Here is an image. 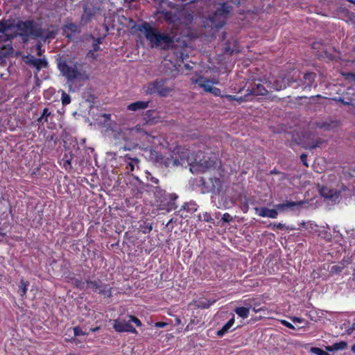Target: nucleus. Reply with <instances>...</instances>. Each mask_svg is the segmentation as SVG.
I'll use <instances>...</instances> for the list:
<instances>
[{"instance_id":"nucleus-54","label":"nucleus","mask_w":355,"mask_h":355,"mask_svg":"<svg viewBox=\"0 0 355 355\" xmlns=\"http://www.w3.org/2000/svg\"><path fill=\"white\" fill-rule=\"evenodd\" d=\"M89 37L94 40V42L98 44L99 46L102 43L103 39L101 37L95 38L92 35H90Z\"/></svg>"},{"instance_id":"nucleus-43","label":"nucleus","mask_w":355,"mask_h":355,"mask_svg":"<svg viewBox=\"0 0 355 355\" xmlns=\"http://www.w3.org/2000/svg\"><path fill=\"white\" fill-rule=\"evenodd\" d=\"M343 76L346 80H352L355 83V73H343Z\"/></svg>"},{"instance_id":"nucleus-19","label":"nucleus","mask_w":355,"mask_h":355,"mask_svg":"<svg viewBox=\"0 0 355 355\" xmlns=\"http://www.w3.org/2000/svg\"><path fill=\"white\" fill-rule=\"evenodd\" d=\"M268 94V90L266 89V87L260 84H255L254 83V85L251 87V88H248L246 89V94L245 96H248L250 95H254V96H265Z\"/></svg>"},{"instance_id":"nucleus-3","label":"nucleus","mask_w":355,"mask_h":355,"mask_svg":"<svg viewBox=\"0 0 355 355\" xmlns=\"http://www.w3.org/2000/svg\"><path fill=\"white\" fill-rule=\"evenodd\" d=\"M164 3L171 10H167L160 5L157 12L162 15L167 24L176 27L188 26L191 24L193 16L191 10L168 0L164 1Z\"/></svg>"},{"instance_id":"nucleus-16","label":"nucleus","mask_w":355,"mask_h":355,"mask_svg":"<svg viewBox=\"0 0 355 355\" xmlns=\"http://www.w3.org/2000/svg\"><path fill=\"white\" fill-rule=\"evenodd\" d=\"M114 329L119 333L127 332L137 334L138 331L128 322L120 319L114 320L113 322Z\"/></svg>"},{"instance_id":"nucleus-51","label":"nucleus","mask_w":355,"mask_h":355,"mask_svg":"<svg viewBox=\"0 0 355 355\" xmlns=\"http://www.w3.org/2000/svg\"><path fill=\"white\" fill-rule=\"evenodd\" d=\"M96 51H89V52L87 54V57L89 58L96 59L97 58V55L95 53Z\"/></svg>"},{"instance_id":"nucleus-61","label":"nucleus","mask_w":355,"mask_h":355,"mask_svg":"<svg viewBox=\"0 0 355 355\" xmlns=\"http://www.w3.org/2000/svg\"><path fill=\"white\" fill-rule=\"evenodd\" d=\"M234 311H249V309L241 306V307H236Z\"/></svg>"},{"instance_id":"nucleus-58","label":"nucleus","mask_w":355,"mask_h":355,"mask_svg":"<svg viewBox=\"0 0 355 355\" xmlns=\"http://www.w3.org/2000/svg\"><path fill=\"white\" fill-rule=\"evenodd\" d=\"M211 93H213L216 96H219L220 93V89L214 87Z\"/></svg>"},{"instance_id":"nucleus-38","label":"nucleus","mask_w":355,"mask_h":355,"mask_svg":"<svg viewBox=\"0 0 355 355\" xmlns=\"http://www.w3.org/2000/svg\"><path fill=\"white\" fill-rule=\"evenodd\" d=\"M73 284L75 287L80 290H86V282H83L80 279H76L73 280Z\"/></svg>"},{"instance_id":"nucleus-52","label":"nucleus","mask_w":355,"mask_h":355,"mask_svg":"<svg viewBox=\"0 0 355 355\" xmlns=\"http://www.w3.org/2000/svg\"><path fill=\"white\" fill-rule=\"evenodd\" d=\"M306 159H307V155L305 153H303L301 155L300 159H301L302 162L303 163L304 165H305L306 166H308L309 165L306 162Z\"/></svg>"},{"instance_id":"nucleus-2","label":"nucleus","mask_w":355,"mask_h":355,"mask_svg":"<svg viewBox=\"0 0 355 355\" xmlns=\"http://www.w3.org/2000/svg\"><path fill=\"white\" fill-rule=\"evenodd\" d=\"M138 31L143 32L152 48H159L162 50L183 48L187 46L184 40L178 37L173 32L162 33L157 28L152 27L149 23L144 21L139 26Z\"/></svg>"},{"instance_id":"nucleus-57","label":"nucleus","mask_w":355,"mask_h":355,"mask_svg":"<svg viewBox=\"0 0 355 355\" xmlns=\"http://www.w3.org/2000/svg\"><path fill=\"white\" fill-rule=\"evenodd\" d=\"M36 49L37 51V55L41 56L42 55V44L38 43L36 44Z\"/></svg>"},{"instance_id":"nucleus-45","label":"nucleus","mask_w":355,"mask_h":355,"mask_svg":"<svg viewBox=\"0 0 355 355\" xmlns=\"http://www.w3.org/2000/svg\"><path fill=\"white\" fill-rule=\"evenodd\" d=\"M71 101V98L70 96L65 94V93H63L62 94V103L63 105H67L70 103Z\"/></svg>"},{"instance_id":"nucleus-44","label":"nucleus","mask_w":355,"mask_h":355,"mask_svg":"<svg viewBox=\"0 0 355 355\" xmlns=\"http://www.w3.org/2000/svg\"><path fill=\"white\" fill-rule=\"evenodd\" d=\"M222 220L229 223L233 220V217L230 214L225 213L222 216Z\"/></svg>"},{"instance_id":"nucleus-48","label":"nucleus","mask_w":355,"mask_h":355,"mask_svg":"<svg viewBox=\"0 0 355 355\" xmlns=\"http://www.w3.org/2000/svg\"><path fill=\"white\" fill-rule=\"evenodd\" d=\"M73 334L75 336H82L85 335V334L82 331V329L78 327H76L73 328Z\"/></svg>"},{"instance_id":"nucleus-12","label":"nucleus","mask_w":355,"mask_h":355,"mask_svg":"<svg viewBox=\"0 0 355 355\" xmlns=\"http://www.w3.org/2000/svg\"><path fill=\"white\" fill-rule=\"evenodd\" d=\"M200 184L204 188V192L219 194L222 184L221 180L216 178H209L207 180L204 177L200 178Z\"/></svg>"},{"instance_id":"nucleus-25","label":"nucleus","mask_w":355,"mask_h":355,"mask_svg":"<svg viewBox=\"0 0 355 355\" xmlns=\"http://www.w3.org/2000/svg\"><path fill=\"white\" fill-rule=\"evenodd\" d=\"M304 204V201H286L283 203L277 204L275 207L279 211H284L287 209H293L295 207H301Z\"/></svg>"},{"instance_id":"nucleus-6","label":"nucleus","mask_w":355,"mask_h":355,"mask_svg":"<svg viewBox=\"0 0 355 355\" xmlns=\"http://www.w3.org/2000/svg\"><path fill=\"white\" fill-rule=\"evenodd\" d=\"M197 162V155H194L189 149H183L182 151L178 152V155H172L171 158H168L166 164L168 166H183L187 164L190 166V171L193 173V169L196 168L194 164Z\"/></svg>"},{"instance_id":"nucleus-29","label":"nucleus","mask_w":355,"mask_h":355,"mask_svg":"<svg viewBox=\"0 0 355 355\" xmlns=\"http://www.w3.org/2000/svg\"><path fill=\"white\" fill-rule=\"evenodd\" d=\"M234 323V317L233 315L232 318H230L228 320V322L226 324H225L223 326V327L216 332V335L218 337H223L226 333L228 332V331L230 329V328L233 326Z\"/></svg>"},{"instance_id":"nucleus-13","label":"nucleus","mask_w":355,"mask_h":355,"mask_svg":"<svg viewBox=\"0 0 355 355\" xmlns=\"http://www.w3.org/2000/svg\"><path fill=\"white\" fill-rule=\"evenodd\" d=\"M268 86L276 91L284 89L292 86L291 76L279 73L275 79L268 80Z\"/></svg>"},{"instance_id":"nucleus-64","label":"nucleus","mask_w":355,"mask_h":355,"mask_svg":"<svg viewBox=\"0 0 355 355\" xmlns=\"http://www.w3.org/2000/svg\"><path fill=\"white\" fill-rule=\"evenodd\" d=\"M292 320L295 322H302V319L301 318H298V317H294L292 318Z\"/></svg>"},{"instance_id":"nucleus-62","label":"nucleus","mask_w":355,"mask_h":355,"mask_svg":"<svg viewBox=\"0 0 355 355\" xmlns=\"http://www.w3.org/2000/svg\"><path fill=\"white\" fill-rule=\"evenodd\" d=\"M279 175L281 176L279 180L282 181L288 178V175L286 173H282Z\"/></svg>"},{"instance_id":"nucleus-11","label":"nucleus","mask_w":355,"mask_h":355,"mask_svg":"<svg viewBox=\"0 0 355 355\" xmlns=\"http://www.w3.org/2000/svg\"><path fill=\"white\" fill-rule=\"evenodd\" d=\"M166 82L165 79H157L148 84L145 90L146 93L152 94L157 92L162 96L168 95L171 90L166 86Z\"/></svg>"},{"instance_id":"nucleus-15","label":"nucleus","mask_w":355,"mask_h":355,"mask_svg":"<svg viewBox=\"0 0 355 355\" xmlns=\"http://www.w3.org/2000/svg\"><path fill=\"white\" fill-rule=\"evenodd\" d=\"M319 193L322 197H323L329 202L337 203L340 201V188L331 189L327 186H321L319 188Z\"/></svg>"},{"instance_id":"nucleus-9","label":"nucleus","mask_w":355,"mask_h":355,"mask_svg":"<svg viewBox=\"0 0 355 355\" xmlns=\"http://www.w3.org/2000/svg\"><path fill=\"white\" fill-rule=\"evenodd\" d=\"M83 12L80 17V24L86 25L89 23L96 15H100L102 8L97 1H89L86 2L83 6Z\"/></svg>"},{"instance_id":"nucleus-56","label":"nucleus","mask_w":355,"mask_h":355,"mask_svg":"<svg viewBox=\"0 0 355 355\" xmlns=\"http://www.w3.org/2000/svg\"><path fill=\"white\" fill-rule=\"evenodd\" d=\"M355 330V322L352 324L351 327H349L347 330L346 332L347 334H352L354 331Z\"/></svg>"},{"instance_id":"nucleus-42","label":"nucleus","mask_w":355,"mask_h":355,"mask_svg":"<svg viewBox=\"0 0 355 355\" xmlns=\"http://www.w3.org/2000/svg\"><path fill=\"white\" fill-rule=\"evenodd\" d=\"M334 100L338 101L344 105H352V99H348V101H345L344 98L338 97V98H334Z\"/></svg>"},{"instance_id":"nucleus-31","label":"nucleus","mask_w":355,"mask_h":355,"mask_svg":"<svg viewBox=\"0 0 355 355\" xmlns=\"http://www.w3.org/2000/svg\"><path fill=\"white\" fill-rule=\"evenodd\" d=\"M124 159L128 164V168H129L130 171H133L135 169V164L139 163V159L137 157L132 158L129 155H125Z\"/></svg>"},{"instance_id":"nucleus-33","label":"nucleus","mask_w":355,"mask_h":355,"mask_svg":"<svg viewBox=\"0 0 355 355\" xmlns=\"http://www.w3.org/2000/svg\"><path fill=\"white\" fill-rule=\"evenodd\" d=\"M268 227L272 228L273 230H295L296 228L293 226H288L286 227L285 224H283L282 223H270L268 225Z\"/></svg>"},{"instance_id":"nucleus-36","label":"nucleus","mask_w":355,"mask_h":355,"mask_svg":"<svg viewBox=\"0 0 355 355\" xmlns=\"http://www.w3.org/2000/svg\"><path fill=\"white\" fill-rule=\"evenodd\" d=\"M132 129H139L137 135V144H139V141L143 139L144 137H146L148 136L147 132L141 128L139 126H135V128H132Z\"/></svg>"},{"instance_id":"nucleus-63","label":"nucleus","mask_w":355,"mask_h":355,"mask_svg":"<svg viewBox=\"0 0 355 355\" xmlns=\"http://www.w3.org/2000/svg\"><path fill=\"white\" fill-rule=\"evenodd\" d=\"M270 173L271 175H279V174H282V172H280V171H277V170H276V169L275 168V169L272 170V171L270 172Z\"/></svg>"},{"instance_id":"nucleus-40","label":"nucleus","mask_w":355,"mask_h":355,"mask_svg":"<svg viewBox=\"0 0 355 355\" xmlns=\"http://www.w3.org/2000/svg\"><path fill=\"white\" fill-rule=\"evenodd\" d=\"M311 352L316 355H329L327 351H324L323 349L319 347H312L311 349Z\"/></svg>"},{"instance_id":"nucleus-46","label":"nucleus","mask_w":355,"mask_h":355,"mask_svg":"<svg viewBox=\"0 0 355 355\" xmlns=\"http://www.w3.org/2000/svg\"><path fill=\"white\" fill-rule=\"evenodd\" d=\"M129 318H130L129 321L134 322L136 324L137 327H141V322L137 317L132 316V315H130Z\"/></svg>"},{"instance_id":"nucleus-20","label":"nucleus","mask_w":355,"mask_h":355,"mask_svg":"<svg viewBox=\"0 0 355 355\" xmlns=\"http://www.w3.org/2000/svg\"><path fill=\"white\" fill-rule=\"evenodd\" d=\"M278 209H269L265 207L255 208L256 213L261 217H268L270 218H277L278 216Z\"/></svg>"},{"instance_id":"nucleus-24","label":"nucleus","mask_w":355,"mask_h":355,"mask_svg":"<svg viewBox=\"0 0 355 355\" xmlns=\"http://www.w3.org/2000/svg\"><path fill=\"white\" fill-rule=\"evenodd\" d=\"M350 263L351 259L349 257H347V259L344 258L338 265H334L331 267L330 272L332 274H339Z\"/></svg>"},{"instance_id":"nucleus-60","label":"nucleus","mask_w":355,"mask_h":355,"mask_svg":"<svg viewBox=\"0 0 355 355\" xmlns=\"http://www.w3.org/2000/svg\"><path fill=\"white\" fill-rule=\"evenodd\" d=\"M91 50L96 52L100 50V46L98 44L94 42L92 44V49Z\"/></svg>"},{"instance_id":"nucleus-17","label":"nucleus","mask_w":355,"mask_h":355,"mask_svg":"<svg viewBox=\"0 0 355 355\" xmlns=\"http://www.w3.org/2000/svg\"><path fill=\"white\" fill-rule=\"evenodd\" d=\"M198 162H195L196 168L193 169V172L204 173L207 170L214 168L215 166V162L209 158L200 159V155H197Z\"/></svg>"},{"instance_id":"nucleus-27","label":"nucleus","mask_w":355,"mask_h":355,"mask_svg":"<svg viewBox=\"0 0 355 355\" xmlns=\"http://www.w3.org/2000/svg\"><path fill=\"white\" fill-rule=\"evenodd\" d=\"M347 347V343L346 341H340L335 343L331 345H327L325 349L327 352H335L338 350H343Z\"/></svg>"},{"instance_id":"nucleus-1","label":"nucleus","mask_w":355,"mask_h":355,"mask_svg":"<svg viewBox=\"0 0 355 355\" xmlns=\"http://www.w3.org/2000/svg\"><path fill=\"white\" fill-rule=\"evenodd\" d=\"M17 36L25 42L29 38H41L46 41L53 39L55 34L53 31L43 29L42 24L34 19L18 21L16 24L12 19L0 20V43L11 42Z\"/></svg>"},{"instance_id":"nucleus-26","label":"nucleus","mask_w":355,"mask_h":355,"mask_svg":"<svg viewBox=\"0 0 355 355\" xmlns=\"http://www.w3.org/2000/svg\"><path fill=\"white\" fill-rule=\"evenodd\" d=\"M149 101H139L128 105V110L130 111H138L145 110L148 107Z\"/></svg>"},{"instance_id":"nucleus-47","label":"nucleus","mask_w":355,"mask_h":355,"mask_svg":"<svg viewBox=\"0 0 355 355\" xmlns=\"http://www.w3.org/2000/svg\"><path fill=\"white\" fill-rule=\"evenodd\" d=\"M51 115V112H49L48 108H44L42 113V118H44V121L47 122L48 117Z\"/></svg>"},{"instance_id":"nucleus-8","label":"nucleus","mask_w":355,"mask_h":355,"mask_svg":"<svg viewBox=\"0 0 355 355\" xmlns=\"http://www.w3.org/2000/svg\"><path fill=\"white\" fill-rule=\"evenodd\" d=\"M230 8L231 6L226 3L220 5L213 15L209 17L211 28H220L225 25L230 12Z\"/></svg>"},{"instance_id":"nucleus-23","label":"nucleus","mask_w":355,"mask_h":355,"mask_svg":"<svg viewBox=\"0 0 355 355\" xmlns=\"http://www.w3.org/2000/svg\"><path fill=\"white\" fill-rule=\"evenodd\" d=\"M144 120L146 123L153 125L159 121V117L157 116V113L155 110H147L144 114Z\"/></svg>"},{"instance_id":"nucleus-14","label":"nucleus","mask_w":355,"mask_h":355,"mask_svg":"<svg viewBox=\"0 0 355 355\" xmlns=\"http://www.w3.org/2000/svg\"><path fill=\"white\" fill-rule=\"evenodd\" d=\"M87 289L98 292V293L103 295L104 297H110L112 295L111 288L107 285L103 284L100 280H87L86 290Z\"/></svg>"},{"instance_id":"nucleus-49","label":"nucleus","mask_w":355,"mask_h":355,"mask_svg":"<svg viewBox=\"0 0 355 355\" xmlns=\"http://www.w3.org/2000/svg\"><path fill=\"white\" fill-rule=\"evenodd\" d=\"M281 323L289 329H295V327L291 322H289L285 320H281Z\"/></svg>"},{"instance_id":"nucleus-28","label":"nucleus","mask_w":355,"mask_h":355,"mask_svg":"<svg viewBox=\"0 0 355 355\" xmlns=\"http://www.w3.org/2000/svg\"><path fill=\"white\" fill-rule=\"evenodd\" d=\"M13 53V48L12 45V42H8V44L1 46V52L0 53V64H1L3 61V59L6 56L10 55Z\"/></svg>"},{"instance_id":"nucleus-22","label":"nucleus","mask_w":355,"mask_h":355,"mask_svg":"<svg viewBox=\"0 0 355 355\" xmlns=\"http://www.w3.org/2000/svg\"><path fill=\"white\" fill-rule=\"evenodd\" d=\"M324 142V140L322 138L310 139L303 143V148L312 150L320 147Z\"/></svg>"},{"instance_id":"nucleus-35","label":"nucleus","mask_w":355,"mask_h":355,"mask_svg":"<svg viewBox=\"0 0 355 355\" xmlns=\"http://www.w3.org/2000/svg\"><path fill=\"white\" fill-rule=\"evenodd\" d=\"M28 282H26V281H24V280H21L20 283H19V293L20 294L21 296H24L26 295V292H27V287L28 286Z\"/></svg>"},{"instance_id":"nucleus-37","label":"nucleus","mask_w":355,"mask_h":355,"mask_svg":"<svg viewBox=\"0 0 355 355\" xmlns=\"http://www.w3.org/2000/svg\"><path fill=\"white\" fill-rule=\"evenodd\" d=\"M246 97L247 96L245 95L244 96H240V97H237V96H233V95H225L224 96V98H227L228 101H236L239 103L245 101Z\"/></svg>"},{"instance_id":"nucleus-10","label":"nucleus","mask_w":355,"mask_h":355,"mask_svg":"<svg viewBox=\"0 0 355 355\" xmlns=\"http://www.w3.org/2000/svg\"><path fill=\"white\" fill-rule=\"evenodd\" d=\"M295 73L291 76L292 85L296 83L294 88L302 87L303 90L310 89L313 86L316 74L313 72H306L304 74L302 78H295Z\"/></svg>"},{"instance_id":"nucleus-41","label":"nucleus","mask_w":355,"mask_h":355,"mask_svg":"<svg viewBox=\"0 0 355 355\" xmlns=\"http://www.w3.org/2000/svg\"><path fill=\"white\" fill-rule=\"evenodd\" d=\"M63 161V166L64 167V168L67 171H70L72 168L71 159H68L67 156L65 155Z\"/></svg>"},{"instance_id":"nucleus-50","label":"nucleus","mask_w":355,"mask_h":355,"mask_svg":"<svg viewBox=\"0 0 355 355\" xmlns=\"http://www.w3.org/2000/svg\"><path fill=\"white\" fill-rule=\"evenodd\" d=\"M203 220L205 222H211L213 220V218L211 217L210 214L207 212L203 214Z\"/></svg>"},{"instance_id":"nucleus-32","label":"nucleus","mask_w":355,"mask_h":355,"mask_svg":"<svg viewBox=\"0 0 355 355\" xmlns=\"http://www.w3.org/2000/svg\"><path fill=\"white\" fill-rule=\"evenodd\" d=\"M202 80L203 78L200 77L196 80V83H198L200 87H202L205 92H211L214 87L209 84V80L202 81Z\"/></svg>"},{"instance_id":"nucleus-7","label":"nucleus","mask_w":355,"mask_h":355,"mask_svg":"<svg viewBox=\"0 0 355 355\" xmlns=\"http://www.w3.org/2000/svg\"><path fill=\"white\" fill-rule=\"evenodd\" d=\"M153 192L157 202H160L162 209H164L168 212L177 209L178 205L175 200L178 199V196L176 193L166 194V191L158 186L153 187Z\"/></svg>"},{"instance_id":"nucleus-55","label":"nucleus","mask_w":355,"mask_h":355,"mask_svg":"<svg viewBox=\"0 0 355 355\" xmlns=\"http://www.w3.org/2000/svg\"><path fill=\"white\" fill-rule=\"evenodd\" d=\"M239 317H241L243 319L247 318L249 316L250 312H236Z\"/></svg>"},{"instance_id":"nucleus-59","label":"nucleus","mask_w":355,"mask_h":355,"mask_svg":"<svg viewBox=\"0 0 355 355\" xmlns=\"http://www.w3.org/2000/svg\"><path fill=\"white\" fill-rule=\"evenodd\" d=\"M150 331H153V329H150ZM144 337L146 338H153V335L152 332L146 331V332L144 333Z\"/></svg>"},{"instance_id":"nucleus-21","label":"nucleus","mask_w":355,"mask_h":355,"mask_svg":"<svg viewBox=\"0 0 355 355\" xmlns=\"http://www.w3.org/2000/svg\"><path fill=\"white\" fill-rule=\"evenodd\" d=\"M63 31L66 37L71 40L73 36L76 33L81 32L80 28L74 23H69L63 26Z\"/></svg>"},{"instance_id":"nucleus-30","label":"nucleus","mask_w":355,"mask_h":355,"mask_svg":"<svg viewBox=\"0 0 355 355\" xmlns=\"http://www.w3.org/2000/svg\"><path fill=\"white\" fill-rule=\"evenodd\" d=\"M30 64L40 71L43 67H47V62L45 59L33 58L29 61Z\"/></svg>"},{"instance_id":"nucleus-34","label":"nucleus","mask_w":355,"mask_h":355,"mask_svg":"<svg viewBox=\"0 0 355 355\" xmlns=\"http://www.w3.org/2000/svg\"><path fill=\"white\" fill-rule=\"evenodd\" d=\"M197 207H198V206L195 202H187V203H184L182 206L180 211H181L182 210H187L189 212L193 213L197 210Z\"/></svg>"},{"instance_id":"nucleus-4","label":"nucleus","mask_w":355,"mask_h":355,"mask_svg":"<svg viewBox=\"0 0 355 355\" xmlns=\"http://www.w3.org/2000/svg\"><path fill=\"white\" fill-rule=\"evenodd\" d=\"M58 65L61 73L69 81L76 79H88V76L82 69V64L78 62H74L73 61L67 62L66 60H60Z\"/></svg>"},{"instance_id":"nucleus-5","label":"nucleus","mask_w":355,"mask_h":355,"mask_svg":"<svg viewBox=\"0 0 355 355\" xmlns=\"http://www.w3.org/2000/svg\"><path fill=\"white\" fill-rule=\"evenodd\" d=\"M139 129H124L114 132V139L116 145H124L120 147V149L124 150H131L138 146L137 144V135Z\"/></svg>"},{"instance_id":"nucleus-53","label":"nucleus","mask_w":355,"mask_h":355,"mask_svg":"<svg viewBox=\"0 0 355 355\" xmlns=\"http://www.w3.org/2000/svg\"><path fill=\"white\" fill-rule=\"evenodd\" d=\"M168 324L164 322H157L155 323V327L158 328H164Z\"/></svg>"},{"instance_id":"nucleus-18","label":"nucleus","mask_w":355,"mask_h":355,"mask_svg":"<svg viewBox=\"0 0 355 355\" xmlns=\"http://www.w3.org/2000/svg\"><path fill=\"white\" fill-rule=\"evenodd\" d=\"M215 302V300H209L206 298H199L193 300L189 304V309H205L209 308V306Z\"/></svg>"},{"instance_id":"nucleus-39","label":"nucleus","mask_w":355,"mask_h":355,"mask_svg":"<svg viewBox=\"0 0 355 355\" xmlns=\"http://www.w3.org/2000/svg\"><path fill=\"white\" fill-rule=\"evenodd\" d=\"M140 228L143 234H148L151 232L153 227L151 224L144 223V225H140Z\"/></svg>"}]
</instances>
